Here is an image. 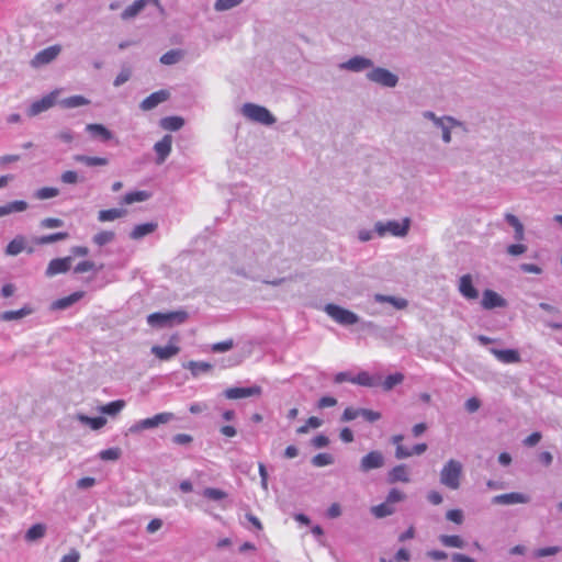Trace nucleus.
<instances>
[{"label":"nucleus","mask_w":562,"mask_h":562,"mask_svg":"<svg viewBox=\"0 0 562 562\" xmlns=\"http://www.w3.org/2000/svg\"><path fill=\"white\" fill-rule=\"evenodd\" d=\"M462 465L457 460H449L440 473V482L445 486L457 490L460 486Z\"/></svg>","instance_id":"1"},{"label":"nucleus","mask_w":562,"mask_h":562,"mask_svg":"<svg viewBox=\"0 0 562 562\" xmlns=\"http://www.w3.org/2000/svg\"><path fill=\"white\" fill-rule=\"evenodd\" d=\"M241 113L244 116L249 119L250 121L263 124V125H272L276 122L274 116L270 113L268 109L265 106L254 104V103H245L241 108Z\"/></svg>","instance_id":"2"},{"label":"nucleus","mask_w":562,"mask_h":562,"mask_svg":"<svg viewBox=\"0 0 562 562\" xmlns=\"http://www.w3.org/2000/svg\"><path fill=\"white\" fill-rule=\"evenodd\" d=\"M186 312L153 313L147 316V323L153 327H164L172 322L181 324L186 321Z\"/></svg>","instance_id":"3"},{"label":"nucleus","mask_w":562,"mask_h":562,"mask_svg":"<svg viewBox=\"0 0 562 562\" xmlns=\"http://www.w3.org/2000/svg\"><path fill=\"white\" fill-rule=\"evenodd\" d=\"M325 311L334 321L341 325H353L359 319L353 312L335 304H327Z\"/></svg>","instance_id":"4"},{"label":"nucleus","mask_w":562,"mask_h":562,"mask_svg":"<svg viewBox=\"0 0 562 562\" xmlns=\"http://www.w3.org/2000/svg\"><path fill=\"white\" fill-rule=\"evenodd\" d=\"M409 228V220L405 218L403 222L390 221L386 224L381 222L376 223L375 231L380 236H384L386 233L393 236H405Z\"/></svg>","instance_id":"5"},{"label":"nucleus","mask_w":562,"mask_h":562,"mask_svg":"<svg viewBox=\"0 0 562 562\" xmlns=\"http://www.w3.org/2000/svg\"><path fill=\"white\" fill-rule=\"evenodd\" d=\"M60 50L61 47L59 45H53L38 52L31 60V66L38 68L43 65L49 64L59 55Z\"/></svg>","instance_id":"6"},{"label":"nucleus","mask_w":562,"mask_h":562,"mask_svg":"<svg viewBox=\"0 0 562 562\" xmlns=\"http://www.w3.org/2000/svg\"><path fill=\"white\" fill-rule=\"evenodd\" d=\"M371 81L385 87H394L397 83V77L384 68H375L368 74Z\"/></svg>","instance_id":"7"},{"label":"nucleus","mask_w":562,"mask_h":562,"mask_svg":"<svg viewBox=\"0 0 562 562\" xmlns=\"http://www.w3.org/2000/svg\"><path fill=\"white\" fill-rule=\"evenodd\" d=\"M384 465V457L382 452L373 450L362 457L360 461V469L368 472L374 469H380Z\"/></svg>","instance_id":"8"},{"label":"nucleus","mask_w":562,"mask_h":562,"mask_svg":"<svg viewBox=\"0 0 562 562\" xmlns=\"http://www.w3.org/2000/svg\"><path fill=\"white\" fill-rule=\"evenodd\" d=\"M262 392V389L259 385H254L250 387H229L226 389L224 395L228 400H238L249 396H258Z\"/></svg>","instance_id":"9"},{"label":"nucleus","mask_w":562,"mask_h":562,"mask_svg":"<svg viewBox=\"0 0 562 562\" xmlns=\"http://www.w3.org/2000/svg\"><path fill=\"white\" fill-rule=\"evenodd\" d=\"M178 341L177 336H172L170 339V344L161 347V346H153L151 352L159 359V360H169L170 358L177 356L180 351V348L176 345Z\"/></svg>","instance_id":"10"},{"label":"nucleus","mask_w":562,"mask_h":562,"mask_svg":"<svg viewBox=\"0 0 562 562\" xmlns=\"http://www.w3.org/2000/svg\"><path fill=\"white\" fill-rule=\"evenodd\" d=\"M71 257L56 258L49 261L45 274L52 278L59 273L67 272L71 267Z\"/></svg>","instance_id":"11"},{"label":"nucleus","mask_w":562,"mask_h":562,"mask_svg":"<svg viewBox=\"0 0 562 562\" xmlns=\"http://www.w3.org/2000/svg\"><path fill=\"white\" fill-rule=\"evenodd\" d=\"M56 102V92H52L41 100H37L31 104L27 110L29 116H35L48 109H50Z\"/></svg>","instance_id":"12"},{"label":"nucleus","mask_w":562,"mask_h":562,"mask_svg":"<svg viewBox=\"0 0 562 562\" xmlns=\"http://www.w3.org/2000/svg\"><path fill=\"white\" fill-rule=\"evenodd\" d=\"M27 240L23 235L15 236L5 247V255L8 256H18L22 251H26L27 254H32L34 249L32 247H26Z\"/></svg>","instance_id":"13"},{"label":"nucleus","mask_w":562,"mask_h":562,"mask_svg":"<svg viewBox=\"0 0 562 562\" xmlns=\"http://www.w3.org/2000/svg\"><path fill=\"white\" fill-rule=\"evenodd\" d=\"M528 502L529 497L527 495L516 492L496 495L492 499V503L497 505L526 504Z\"/></svg>","instance_id":"14"},{"label":"nucleus","mask_w":562,"mask_h":562,"mask_svg":"<svg viewBox=\"0 0 562 562\" xmlns=\"http://www.w3.org/2000/svg\"><path fill=\"white\" fill-rule=\"evenodd\" d=\"M459 291L461 295L468 300H476L479 297V291L473 285L471 274H464L460 278Z\"/></svg>","instance_id":"15"},{"label":"nucleus","mask_w":562,"mask_h":562,"mask_svg":"<svg viewBox=\"0 0 562 562\" xmlns=\"http://www.w3.org/2000/svg\"><path fill=\"white\" fill-rule=\"evenodd\" d=\"M169 95L170 93L167 90L156 91L142 101L140 109L143 111L153 110L158 104L168 100Z\"/></svg>","instance_id":"16"},{"label":"nucleus","mask_w":562,"mask_h":562,"mask_svg":"<svg viewBox=\"0 0 562 562\" xmlns=\"http://www.w3.org/2000/svg\"><path fill=\"white\" fill-rule=\"evenodd\" d=\"M172 146V136L165 135L159 142H157L154 146V149L157 154V164H162L171 151Z\"/></svg>","instance_id":"17"},{"label":"nucleus","mask_w":562,"mask_h":562,"mask_svg":"<svg viewBox=\"0 0 562 562\" xmlns=\"http://www.w3.org/2000/svg\"><path fill=\"white\" fill-rule=\"evenodd\" d=\"M481 304L485 310H492L495 307H504L506 305V301L495 291L485 290L483 292Z\"/></svg>","instance_id":"18"},{"label":"nucleus","mask_w":562,"mask_h":562,"mask_svg":"<svg viewBox=\"0 0 562 562\" xmlns=\"http://www.w3.org/2000/svg\"><path fill=\"white\" fill-rule=\"evenodd\" d=\"M491 352L503 363H517L520 361L519 352L515 349H491Z\"/></svg>","instance_id":"19"},{"label":"nucleus","mask_w":562,"mask_h":562,"mask_svg":"<svg viewBox=\"0 0 562 562\" xmlns=\"http://www.w3.org/2000/svg\"><path fill=\"white\" fill-rule=\"evenodd\" d=\"M409 473L407 467L405 464H400L394 467L387 475V481L391 484L396 482L408 483L409 482Z\"/></svg>","instance_id":"20"},{"label":"nucleus","mask_w":562,"mask_h":562,"mask_svg":"<svg viewBox=\"0 0 562 562\" xmlns=\"http://www.w3.org/2000/svg\"><path fill=\"white\" fill-rule=\"evenodd\" d=\"M83 296H85L83 291L74 292L68 296H65V297L54 301L52 304V308L53 310H65V308L71 306L72 304L77 303Z\"/></svg>","instance_id":"21"},{"label":"nucleus","mask_w":562,"mask_h":562,"mask_svg":"<svg viewBox=\"0 0 562 562\" xmlns=\"http://www.w3.org/2000/svg\"><path fill=\"white\" fill-rule=\"evenodd\" d=\"M173 418L172 413L164 412L159 413L150 418L143 419L140 422L142 428H154L157 427L160 424H166L170 422Z\"/></svg>","instance_id":"22"},{"label":"nucleus","mask_w":562,"mask_h":562,"mask_svg":"<svg viewBox=\"0 0 562 562\" xmlns=\"http://www.w3.org/2000/svg\"><path fill=\"white\" fill-rule=\"evenodd\" d=\"M380 376L375 378L370 375L367 371L359 372L356 376L350 379V383L358 384L361 386L372 387L378 385Z\"/></svg>","instance_id":"23"},{"label":"nucleus","mask_w":562,"mask_h":562,"mask_svg":"<svg viewBox=\"0 0 562 562\" xmlns=\"http://www.w3.org/2000/svg\"><path fill=\"white\" fill-rule=\"evenodd\" d=\"M127 211L124 209H109V210H102L98 213V220L99 222H112L117 218L124 217L126 215Z\"/></svg>","instance_id":"24"},{"label":"nucleus","mask_w":562,"mask_h":562,"mask_svg":"<svg viewBox=\"0 0 562 562\" xmlns=\"http://www.w3.org/2000/svg\"><path fill=\"white\" fill-rule=\"evenodd\" d=\"M157 228L156 223H144L136 225L130 234L132 239H139L148 234H151Z\"/></svg>","instance_id":"25"},{"label":"nucleus","mask_w":562,"mask_h":562,"mask_svg":"<svg viewBox=\"0 0 562 562\" xmlns=\"http://www.w3.org/2000/svg\"><path fill=\"white\" fill-rule=\"evenodd\" d=\"M74 159L77 162L83 164L88 167H99V166H106L108 159L103 157H91L87 155H76Z\"/></svg>","instance_id":"26"},{"label":"nucleus","mask_w":562,"mask_h":562,"mask_svg":"<svg viewBox=\"0 0 562 562\" xmlns=\"http://www.w3.org/2000/svg\"><path fill=\"white\" fill-rule=\"evenodd\" d=\"M46 533V526L44 524H35L25 532V540L27 542H34L43 538Z\"/></svg>","instance_id":"27"},{"label":"nucleus","mask_w":562,"mask_h":562,"mask_svg":"<svg viewBox=\"0 0 562 562\" xmlns=\"http://www.w3.org/2000/svg\"><path fill=\"white\" fill-rule=\"evenodd\" d=\"M374 299L379 303H390L397 310H404L408 305L407 301L402 297L376 294Z\"/></svg>","instance_id":"28"},{"label":"nucleus","mask_w":562,"mask_h":562,"mask_svg":"<svg viewBox=\"0 0 562 562\" xmlns=\"http://www.w3.org/2000/svg\"><path fill=\"white\" fill-rule=\"evenodd\" d=\"M68 236L69 235H68L67 232H58V233H54V234L36 237V238H34V243L36 245L42 246V245H46V244H52V243L65 240V239L68 238Z\"/></svg>","instance_id":"29"},{"label":"nucleus","mask_w":562,"mask_h":562,"mask_svg":"<svg viewBox=\"0 0 562 562\" xmlns=\"http://www.w3.org/2000/svg\"><path fill=\"white\" fill-rule=\"evenodd\" d=\"M184 124L180 116H167L160 120V126L166 131H178Z\"/></svg>","instance_id":"30"},{"label":"nucleus","mask_w":562,"mask_h":562,"mask_svg":"<svg viewBox=\"0 0 562 562\" xmlns=\"http://www.w3.org/2000/svg\"><path fill=\"white\" fill-rule=\"evenodd\" d=\"M31 313H32V310L30 307H22L18 311H7L0 315V321H3V322L16 321V319H21V318L27 316Z\"/></svg>","instance_id":"31"},{"label":"nucleus","mask_w":562,"mask_h":562,"mask_svg":"<svg viewBox=\"0 0 562 562\" xmlns=\"http://www.w3.org/2000/svg\"><path fill=\"white\" fill-rule=\"evenodd\" d=\"M395 512L394 506L385 501L382 504L371 507V513L375 518H383L392 515Z\"/></svg>","instance_id":"32"},{"label":"nucleus","mask_w":562,"mask_h":562,"mask_svg":"<svg viewBox=\"0 0 562 562\" xmlns=\"http://www.w3.org/2000/svg\"><path fill=\"white\" fill-rule=\"evenodd\" d=\"M146 3L147 0H136L122 12V19L130 20L136 16L145 8Z\"/></svg>","instance_id":"33"},{"label":"nucleus","mask_w":562,"mask_h":562,"mask_svg":"<svg viewBox=\"0 0 562 562\" xmlns=\"http://www.w3.org/2000/svg\"><path fill=\"white\" fill-rule=\"evenodd\" d=\"M90 101L82 95H71L60 101V105L65 109H72L89 104Z\"/></svg>","instance_id":"34"},{"label":"nucleus","mask_w":562,"mask_h":562,"mask_svg":"<svg viewBox=\"0 0 562 562\" xmlns=\"http://www.w3.org/2000/svg\"><path fill=\"white\" fill-rule=\"evenodd\" d=\"M403 439H404L403 435H394L391 439L392 442L396 446L395 457L398 460L405 459V458H408L412 456V452L409 451V449L405 448L402 445Z\"/></svg>","instance_id":"35"},{"label":"nucleus","mask_w":562,"mask_h":562,"mask_svg":"<svg viewBox=\"0 0 562 562\" xmlns=\"http://www.w3.org/2000/svg\"><path fill=\"white\" fill-rule=\"evenodd\" d=\"M439 541L442 546L448 548H458L461 549L464 547V541L460 536L457 535H441L439 537Z\"/></svg>","instance_id":"36"},{"label":"nucleus","mask_w":562,"mask_h":562,"mask_svg":"<svg viewBox=\"0 0 562 562\" xmlns=\"http://www.w3.org/2000/svg\"><path fill=\"white\" fill-rule=\"evenodd\" d=\"M347 69L353 71H360L371 66V61L363 57H353L349 59L345 65Z\"/></svg>","instance_id":"37"},{"label":"nucleus","mask_w":562,"mask_h":562,"mask_svg":"<svg viewBox=\"0 0 562 562\" xmlns=\"http://www.w3.org/2000/svg\"><path fill=\"white\" fill-rule=\"evenodd\" d=\"M149 196H150V194L147 191H134V192L126 193L123 196L121 203L122 204H132L135 202H143V201L148 200Z\"/></svg>","instance_id":"38"},{"label":"nucleus","mask_w":562,"mask_h":562,"mask_svg":"<svg viewBox=\"0 0 562 562\" xmlns=\"http://www.w3.org/2000/svg\"><path fill=\"white\" fill-rule=\"evenodd\" d=\"M505 218L508 222V224L515 229V238L517 240H522L524 239V225L518 220V217L515 216L514 214L506 213Z\"/></svg>","instance_id":"39"},{"label":"nucleus","mask_w":562,"mask_h":562,"mask_svg":"<svg viewBox=\"0 0 562 562\" xmlns=\"http://www.w3.org/2000/svg\"><path fill=\"white\" fill-rule=\"evenodd\" d=\"M102 268H103V265L97 266L91 260H83V261H80L74 268V272L75 273H86V272H91V271L97 272V271L101 270Z\"/></svg>","instance_id":"40"},{"label":"nucleus","mask_w":562,"mask_h":562,"mask_svg":"<svg viewBox=\"0 0 562 562\" xmlns=\"http://www.w3.org/2000/svg\"><path fill=\"white\" fill-rule=\"evenodd\" d=\"M86 128L88 132L92 133L95 136L102 137L104 140H108L112 137L111 132L102 124H88Z\"/></svg>","instance_id":"41"},{"label":"nucleus","mask_w":562,"mask_h":562,"mask_svg":"<svg viewBox=\"0 0 562 562\" xmlns=\"http://www.w3.org/2000/svg\"><path fill=\"white\" fill-rule=\"evenodd\" d=\"M182 57L183 52L181 49H171L160 57V63L164 65H173L178 63Z\"/></svg>","instance_id":"42"},{"label":"nucleus","mask_w":562,"mask_h":562,"mask_svg":"<svg viewBox=\"0 0 562 562\" xmlns=\"http://www.w3.org/2000/svg\"><path fill=\"white\" fill-rule=\"evenodd\" d=\"M78 419L81 423L89 425L94 430L101 429L106 424V419L101 416L100 417H88L85 415H79Z\"/></svg>","instance_id":"43"},{"label":"nucleus","mask_w":562,"mask_h":562,"mask_svg":"<svg viewBox=\"0 0 562 562\" xmlns=\"http://www.w3.org/2000/svg\"><path fill=\"white\" fill-rule=\"evenodd\" d=\"M124 406L125 402L123 400H116L101 406L100 411L108 415H116L124 408Z\"/></svg>","instance_id":"44"},{"label":"nucleus","mask_w":562,"mask_h":562,"mask_svg":"<svg viewBox=\"0 0 562 562\" xmlns=\"http://www.w3.org/2000/svg\"><path fill=\"white\" fill-rule=\"evenodd\" d=\"M404 381V375L400 372L390 374L382 382V389L384 391H391L395 385L401 384Z\"/></svg>","instance_id":"45"},{"label":"nucleus","mask_w":562,"mask_h":562,"mask_svg":"<svg viewBox=\"0 0 562 562\" xmlns=\"http://www.w3.org/2000/svg\"><path fill=\"white\" fill-rule=\"evenodd\" d=\"M193 375H198L201 372H207L212 369V364L209 362L190 361L186 366Z\"/></svg>","instance_id":"46"},{"label":"nucleus","mask_w":562,"mask_h":562,"mask_svg":"<svg viewBox=\"0 0 562 562\" xmlns=\"http://www.w3.org/2000/svg\"><path fill=\"white\" fill-rule=\"evenodd\" d=\"M115 237V234L111 231H101L93 236V243L98 246H104L111 243Z\"/></svg>","instance_id":"47"},{"label":"nucleus","mask_w":562,"mask_h":562,"mask_svg":"<svg viewBox=\"0 0 562 562\" xmlns=\"http://www.w3.org/2000/svg\"><path fill=\"white\" fill-rule=\"evenodd\" d=\"M59 194V190L53 187H44L36 191L35 196L38 200H47L55 198Z\"/></svg>","instance_id":"48"},{"label":"nucleus","mask_w":562,"mask_h":562,"mask_svg":"<svg viewBox=\"0 0 562 562\" xmlns=\"http://www.w3.org/2000/svg\"><path fill=\"white\" fill-rule=\"evenodd\" d=\"M203 496L211 501H221L227 497V493L218 488L206 487L203 491Z\"/></svg>","instance_id":"49"},{"label":"nucleus","mask_w":562,"mask_h":562,"mask_svg":"<svg viewBox=\"0 0 562 562\" xmlns=\"http://www.w3.org/2000/svg\"><path fill=\"white\" fill-rule=\"evenodd\" d=\"M315 467H325L334 463V458L329 453H318L312 459Z\"/></svg>","instance_id":"50"},{"label":"nucleus","mask_w":562,"mask_h":562,"mask_svg":"<svg viewBox=\"0 0 562 562\" xmlns=\"http://www.w3.org/2000/svg\"><path fill=\"white\" fill-rule=\"evenodd\" d=\"M100 458L104 461H115L121 457L120 448H109L100 452Z\"/></svg>","instance_id":"51"},{"label":"nucleus","mask_w":562,"mask_h":562,"mask_svg":"<svg viewBox=\"0 0 562 562\" xmlns=\"http://www.w3.org/2000/svg\"><path fill=\"white\" fill-rule=\"evenodd\" d=\"M425 116L428 117V119H431L434 120L437 124L441 125L442 126V139L446 142V143H449L451 140V135H450V131H449V127L445 126L442 124V121L437 119L435 116V114L432 112H426L425 113Z\"/></svg>","instance_id":"52"},{"label":"nucleus","mask_w":562,"mask_h":562,"mask_svg":"<svg viewBox=\"0 0 562 562\" xmlns=\"http://www.w3.org/2000/svg\"><path fill=\"white\" fill-rule=\"evenodd\" d=\"M234 346V341L232 339H227L225 341L215 342L211 346V350L213 352H226L231 350Z\"/></svg>","instance_id":"53"},{"label":"nucleus","mask_w":562,"mask_h":562,"mask_svg":"<svg viewBox=\"0 0 562 562\" xmlns=\"http://www.w3.org/2000/svg\"><path fill=\"white\" fill-rule=\"evenodd\" d=\"M243 0H217L215 2V9L217 11H225L238 5Z\"/></svg>","instance_id":"54"},{"label":"nucleus","mask_w":562,"mask_h":562,"mask_svg":"<svg viewBox=\"0 0 562 562\" xmlns=\"http://www.w3.org/2000/svg\"><path fill=\"white\" fill-rule=\"evenodd\" d=\"M361 414V408L347 407L341 416L342 422H350L359 417Z\"/></svg>","instance_id":"55"},{"label":"nucleus","mask_w":562,"mask_h":562,"mask_svg":"<svg viewBox=\"0 0 562 562\" xmlns=\"http://www.w3.org/2000/svg\"><path fill=\"white\" fill-rule=\"evenodd\" d=\"M404 498L405 494L397 488H392L386 496V501L393 506L395 503L402 502Z\"/></svg>","instance_id":"56"},{"label":"nucleus","mask_w":562,"mask_h":562,"mask_svg":"<svg viewBox=\"0 0 562 562\" xmlns=\"http://www.w3.org/2000/svg\"><path fill=\"white\" fill-rule=\"evenodd\" d=\"M64 222L60 218L47 217L41 221V227L43 228H56L63 226Z\"/></svg>","instance_id":"57"},{"label":"nucleus","mask_w":562,"mask_h":562,"mask_svg":"<svg viewBox=\"0 0 562 562\" xmlns=\"http://www.w3.org/2000/svg\"><path fill=\"white\" fill-rule=\"evenodd\" d=\"M446 517L448 520L458 525L463 522V514L460 509H450L447 512Z\"/></svg>","instance_id":"58"},{"label":"nucleus","mask_w":562,"mask_h":562,"mask_svg":"<svg viewBox=\"0 0 562 562\" xmlns=\"http://www.w3.org/2000/svg\"><path fill=\"white\" fill-rule=\"evenodd\" d=\"M559 551H560V548H559V547H547V548H541V549H538V550L535 552V557H537V558H544V557H549V555H554V554H557Z\"/></svg>","instance_id":"59"},{"label":"nucleus","mask_w":562,"mask_h":562,"mask_svg":"<svg viewBox=\"0 0 562 562\" xmlns=\"http://www.w3.org/2000/svg\"><path fill=\"white\" fill-rule=\"evenodd\" d=\"M130 78H131V70L128 68H124L116 76V78L114 80V86L120 87L121 85L125 83Z\"/></svg>","instance_id":"60"},{"label":"nucleus","mask_w":562,"mask_h":562,"mask_svg":"<svg viewBox=\"0 0 562 562\" xmlns=\"http://www.w3.org/2000/svg\"><path fill=\"white\" fill-rule=\"evenodd\" d=\"M172 441L177 445L184 446L190 445L193 441V438L188 434H177L173 436Z\"/></svg>","instance_id":"61"},{"label":"nucleus","mask_w":562,"mask_h":562,"mask_svg":"<svg viewBox=\"0 0 562 562\" xmlns=\"http://www.w3.org/2000/svg\"><path fill=\"white\" fill-rule=\"evenodd\" d=\"M360 416L364 417L368 422H376L381 418V414L379 412H374L367 408H361Z\"/></svg>","instance_id":"62"},{"label":"nucleus","mask_w":562,"mask_h":562,"mask_svg":"<svg viewBox=\"0 0 562 562\" xmlns=\"http://www.w3.org/2000/svg\"><path fill=\"white\" fill-rule=\"evenodd\" d=\"M527 247L522 244H513L507 247V252L512 256H519L526 252Z\"/></svg>","instance_id":"63"},{"label":"nucleus","mask_w":562,"mask_h":562,"mask_svg":"<svg viewBox=\"0 0 562 562\" xmlns=\"http://www.w3.org/2000/svg\"><path fill=\"white\" fill-rule=\"evenodd\" d=\"M61 181L64 183L74 184L78 181V175L76 171L67 170L61 175Z\"/></svg>","instance_id":"64"}]
</instances>
